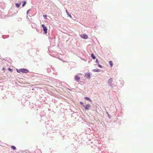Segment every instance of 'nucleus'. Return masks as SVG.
<instances>
[{
    "mask_svg": "<svg viewBox=\"0 0 153 153\" xmlns=\"http://www.w3.org/2000/svg\"><path fill=\"white\" fill-rule=\"evenodd\" d=\"M17 71L19 73L22 72V73H27L29 72V71L25 68H22L20 69L19 70H17Z\"/></svg>",
    "mask_w": 153,
    "mask_h": 153,
    "instance_id": "obj_1",
    "label": "nucleus"
},
{
    "mask_svg": "<svg viewBox=\"0 0 153 153\" xmlns=\"http://www.w3.org/2000/svg\"><path fill=\"white\" fill-rule=\"evenodd\" d=\"M22 2L23 3L22 5V6L23 7H24L25 6V5L26 4V2L25 1H22Z\"/></svg>",
    "mask_w": 153,
    "mask_h": 153,
    "instance_id": "obj_10",
    "label": "nucleus"
},
{
    "mask_svg": "<svg viewBox=\"0 0 153 153\" xmlns=\"http://www.w3.org/2000/svg\"><path fill=\"white\" fill-rule=\"evenodd\" d=\"M8 70L10 71H11V72H12V71H13L12 69H11V68H8Z\"/></svg>",
    "mask_w": 153,
    "mask_h": 153,
    "instance_id": "obj_15",
    "label": "nucleus"
},
{
    "mask_svg": "<svg viewBox=\"0 0 153 153\" xmlns=\"http://www.w3.org/2000/svg\"><path fill=\"white\" fill-rule=\"evenodd\" d=\"M43 16L45 19L46 18L47 16L46 15H43Z\"/></svg>",
    "mask_w": 153,
    "mask_h": 153,
    "instance_id": "obj_16",
    "label": "nucleus"
},
{
    "mask_svg": "<svg viewBox=\"0 0 153 153\" xmlns=\"http://www.w3.org/2000/svg\"><path fill=\"white\" fill-rule=\"evenodd\" d=\"M91 56L93 59H96V57L94 56V54L93 53L91 54Z\"/></svg>",
    "mask_w": 153,
    "mask_h": 153,
    "instance_id": "obj_11",
    "label": "nucleus"
},
{
    "mask_svg": "<svg viewBox=\"0 0 153 153\" xmlns=\"http://www.w3.org/2000/svg\"><path fill=\"white\" fill-rule=\"evenodd\" d=\"M68 15L70 17H71V15L70 14H69L68 13Z\"/></svg>",
    "mask_w": 153,
    "mask_h": 153,
    "instance_id": "obj_21",
    "label": "nucleus"
},
{
    "mask_svg": "<svg viewBox=\"0 0 153 153\" xmlns=\"http://www.w3.org/2000/svg\"><path fill=\"white\" fill-rule=\"evenodd\" d=\"M80 103L81 104V105H82L84 106V105L83 103L82 102H80Z\"/></svg>",
    "mask_w": 153,
    "mask_h": 153,
    "instance_id": "obj_18",
    "label": "nucleus"
},
{
    "mask_svg": "<svg viewBox=\"0 0 153 153\" xmlns=\"http://www.w3.org/2000/svg\"><path fill=\"white\" fill-rule=\"evenodd\" d=\"M21 4V3H19V4H18V3L16 4L15 5H16V6L17 7H19V6H20Z\"/></svg>",
    "mask_w": 153,
    "mask_h": 153,
    "instance_id": "obj_9",
    "label": "nucleus"
},
{
    "mask_svg": "<svg viewBox=\"0 0 153 153\" xmlns=\"http://www.w3.org/2000/svg\"><path fill=\"white\" fill-rule=\"evenodd\" d=\"M80 36L81 38L84 39H87L88 37V35L85 34H82Z\"/></svg>",
    "mask_w": 153,
    "mask_h": 153,
    "instance_id": "obj_3",
    "label": "nucleus"
},
{
    "mask_svg": "<svg viewBox=\"0 0 153 153\" xmlns=\"http://www.w3.org/2000/svg\"><path fill=\"white\" fill-rule=\"evenodd\" d=\"M29 11H30V10H27V14L29 13Z\"/></svg>",
    "mask_w": 153,
    "mask_h": 153,
    "instance_id": "obj_20",
    "label": "nucleus"
},
{
    "mask_svg": "<svg viewBox=\"0 0 153 153\" xmlns=\"http://www.w3.org/2000/svg\"><path fill=\"white\" fill-rule=\"evenodd\" d=\"M113 81L112 79L111 78L109 79L108 82L109 83H111Z\"/></svg>",
    "mask_w": 153,
    "mask_h": 153,
    "instance_id": "obj_12",
    "label": "nucleus"
},
{
    "mask_svg": "<svg viewBox=\"0 0 153 153\" xmlns=\"http://www.w3.org/2000/svg\"><path fill=\"white\" fill-rule=\"evenodd\" d=\"M85 76H86L87 78L90 79V75L89 73H87L85 74Z\"/></svg>",
    "mask_w": 153,
    "mask_h": 153,
    "instance_id": "obj_6",
    "label": "nucleus"
},
{
    "mask_svg": "<svg viewBox=\"0 0 153 153\" xmlns=\"http://www.w3.org/2000/svg\"><path fill=\"white\" fill-rule=\"evenodd\" d=\"M96 62L98 64H99V62H98V59H97L96 60Z\"/></svg>",
    "mask_w": 153,
    "mask_h": 153,
    "instance_id": "obj_17",
    "label": "nucleus"
},
{
    "mask_svg": "<svg viewBox=\"0 0 153 153\" xmlns=\"http://www.w3.org/2000/svg\"><path fill=\"white\" fill-rule=\"evenodd\" d=\"M11 148L13 150H16V147L14 146H12Z\"/></svg>",
    "mask_w": 153,
    "mask_h": 153,
    "instance_id": "obj_14",
    "label": "nucleus"
},
{
    "mask_svg": "<svg viewBox=\"0 0 153 153\" xmlns=\"http://www.w3.org/2000/svg\"><path fill=\"white\" fill-rule=\"evenodd\" d=\"M75 78V80L77 82H79L80 79V77L78 75H76Z\"/></svg>",
    "mask_w": 153,
    "mask_h": 153,
    "instance_id": "obj_4",
    "label": "nucleus"
},
{
    "mask_svg": "<svg viewBox=\"0 0 153 153\" xmlns=\"http://www.w3.org/2000/svg\"><path fill=\"white\" fill-rule=\"evenodd\" d=\"M42 26L43 28V30L44 32L45 33V34L47 33L48 29L47 27H45V25L44 24H42Z\"/></svg>",
    "mask_w": 153,
    "mask_h": 153,
    "instance_id": "obj_2",
    "label": "nucleus"
},
{
    "mask_svg": "<svg viewBox=\"0 0 153 153\" xmlns=\"http://www.w3.org/2000/svg\"><path fill=\"white\" fill-rule=\"evenodd\" d=\"M109 63L111 67H112L113 65V62L112 61H110L109 62Z\"/></svg>",
    "mask_w": 153,
    "mask_h": 153,
    "instance_id": "obj_7",
    "label": "nucleus"
},
{
    "mask_svg": "<svg viewBox=\"0 0 153 153\" xmlns=\"http://www.w3.org/2000/svg\"><path fill=\"white\" fill-rule=\"evenodd\" d=\"M85 99L87 100H88L91 102H92V101L89 98H88V97H85Z\"/></svg>",
    "mask_w": 153,
    "mask_h": 153,
    "instance_id": "obj_13",
    "label": "nucleus"
},
{
    "mask_svg": "<svg viewBox=\"0 0 153 153\" xmlns=\"http://www.w3.org/2000/svg\"><path fill=\"white\" fill-rule=\"evenodd\" d=\"M98 67H100V68H102V66L101 65H100V64H99Z\"/></svg>",
    "mask_w": 153,
    "mask_h": 153,
    "instance_id": "obj_19",
    "label": "nucleus"
},
{
    "mask_svg": "<svg viewBox=\"0 0 153 153\" xmlns=\"http://www.w3.org/2000/svg\"><path fill=\"white\" fill-rule=\"evenodd\" d=\"M93 71L94 72H99L100 71V70L99 69H94L93 70Z\"/></svg>",
    "mask_w": 153,
    "mask_h": 153,
    "instance_id": "obj_8",
    "label": "nucleus"
},
{
    "mask_svg": "<svg viewBox=\"0 0 153 153\" xmlns=\"http://www.w3.org/2000/svg\"><path fill=\"white\" fill-rule=\"evenodd\" d=\"M85 110H87L89 109L90 107V106L89 105H86L85 106Z\"/></svg>",
    "mask_w": 153,
    "mask_h": 153,
    "instance_id": "obj_5",
    "label": "nucleus"
},
{
    "mask_svg": "<svg viewBox=\"0 0 153 153\" xmlns=\"http://www.w3.org/2000/svg\"><path fill=\"white\" fill-rule=\"evenodd\" d=\"M66 12L67 13V14H68V12L67 10H66Z\"/></svg>",
    "mask_w": 153,
    "mask_h": 153,
    "instance_id": "obj_22",
    "label": "nucleus"
}]
</instances>
